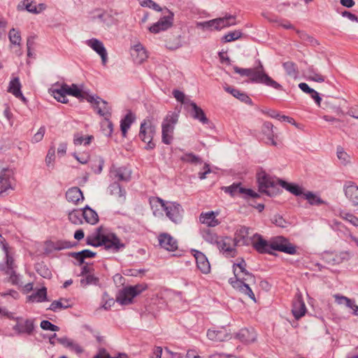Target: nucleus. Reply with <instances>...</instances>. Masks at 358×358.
I'll return each mask as SVG.
<instances>
[{
	"label": "nucleus",
	"instance_id": "obj_16",
	"mask_svg": "<svg viewBox=\"0 0 358 358\" xmlns=\"http://www.w3.org/2000/svg\"><path fill=\"white\" fill-rule=\"evenodd\" d=\"M224 192L234 196L238 194H243L244 198H257L258 193L251 189H246L241 186V184H233L231 186L225 187Z\"/></svg>",
	"mask_w": 358,
	"mask_h": 358
},
{
	"label": "nucleus",
	"instance_id": "obj_41",
	"mask_svg": "<svg viewBox=\"0 0 358 358\" xmlns=\"http://www.w3.org/2000/svg\"><path fill=\"white\" fill-rule=\"evenodd\" d=\"M202 238L211 244H217L220 237L213 230L210 229H203L201 231Z\"/></svg>",
	"mask_w": 358,
	"mask_h": 358
},
{
	"label": "nucleus",
	"instance_id": "obj_1",
	"mask_svg": "<svg viewBox=\"0 0 358 358\" xmlns=\"http://www.w3.org/2000/svg\"><path fill=\"white\" fill-rule=\"evenodd\" d=\"M235 278H230L229 282L240 294L248 296L254 302L256 298L250 285L255 284V278L246 270V262L243 259H237L233 265Z\"/></svg>",
	"mask_w": 358,
	"mask_h": 358
},
{
	"label": "nucleus",
	"instance_id": "obj_52",
	"mask_svg": "<svg viewBox=\"0 0 358 358\" xmlns=\"http://www.w3.org/2000/svg\"><path fill=\"white\" fill-rule=\"evenodd\" d=\"M110 117H103V120L101 122V128L106 136H110L113 131V124L110 120Z\"/></svg>",
	"mask_w": 358,
	"mask_h": 358
},
{
	"label": "nucleus",
	"instance_id": "obj_12",
	"mask_svg": "<svg viewBox=\"0 0 358 358\" xmlns=\"http://www.w3.org/2000/svg\"><path fill=\"white\" fill-rule=\"evenodd\" d=\"M217 246L219 250L227 257H234L236 255L237 251L236 246L237 245L234 239L229 236L220 237Z\"/></svg>",
	"mask_w": 358,
	"mask_h": 358
},
{
	"label": "nucleus",
	"instance_id": "obj_55",
	"mask_svg": "<svg viewBox=\"0 0 358 358\" xmlns=\"http://www.w3.org/2000/svg\"><path fill=\"white\" fill-rule=\"evenodd\" d=\"M98 282V279L93 275L87 274L85 278L80 280V285L83 287H85L89 285H96Z\"/></svg>",
	"mask_w": 358,
	"mask_h": 358
},
{
	"label": "nucleus",
	"instance_id": "obj_47",
	"mask_svg": "<svg viewBox=\"0 0 358 358\" xmlns=\"http://www.w3.org/2000/svg\"><path fill=\"white\" fill-rule=\"evenodd\" d=\"M17 9L19 10H26L29 13H38L36 5L34 3L33 0H24L22 1L17 6Z\"/></svg>",
	"mask_w": 358,
	"mask_h": 358
},
{
	"label": "nucleus",
	"instance_id": "obj_61",
	"mask_svg": "<svg viewBox=\"0 0 358 358\" xmlns=\"http://www.w3.org/2000/svg\"><path fill=\"white\" fill-rule=\"evenodd\" d=\"M95 255V253L92 252L90 250H84L78 253H76V258L79 259L81 262H83L85 258L93 257Z\"/></svg>",
	"mask_w": 358,
	"mask_h": 358
},
{
	"label": "nucleus",
	"instance_id": "obj_35",
	"mask_svg": "<svg viewBox=\"0 0 358 358\" xmlns=\"http://www.w3.org/2000/svg\"><path fill=\"white\" fill-rule=\"evenodd\" d=\"M278 182L282 187L295 196L303 195L304 192L303 189L296 184L289 183L282 180H278Z\"/></svg>",
	"mask_w": 358,
	"mask_h": 358
},
{
	"label": "nucleus",
	"instance_id": "obj_60",
	"mask_svg": "<svg viewBox=\"0 0 358 358\" xmlns=\"http://www.w3.org/2000/svg\"><path fill=\"white\" fill-rule=\"evenodd\" d=\"M241 36V32L238 30H235L231 32H229L224 36V39L225 42H231L235 40L238 39Z\"/></svg>",
	"mask_w": 358,
	"mask_h": 358
},
{
	"label": "nucleus",
	"instance_id": "obj_6",
	"mask_svg": "<svg viewBox=\"0 0 358 358\" xmlns=\"http://www.w3.org/2000/svg\"><path fill=\"white\" fill-rule=\"evenodd\" d=\"M156 134V127L151 118L147 117L141 123L138 136L141 140L146 143V150H152L155 148L153 138Z\"/></svg>",
	"mask_w": 358,
	"mask_h": 358
},
{
	"label": "nucleus",
	"instance_id": "obj_10",
	"mask_svg": "<svg viewBox=\"0 0 358 358\" xmlns=\"http://www.w3.org/2000/svg\"><path fill=\"white\" fill-rule=\"evenodd\" d=\"M163 16L151 27L149 31L153 34H158L160 31H166L169 29L173 21V14L167 8L162 10Z\"/></svg>",
	"mask_w": 358,
	"mask_h": 358
},
{
	"label": "nucleus",
	"instance_id": "obj_58",
	"mask_svg": "<svg viewBox=\"0 0 358 358\" xmlns=\"http://www.w3.org/2000/svg\"><path fill=\"white\" fill-rule=\"evenodd\" d=\"M138 1H139L140 5L143 7H148L150 8H152V9H153L155 10H157V11L162 10V9H161L160 6L157 3H156L155 2H154L152 0H138Z\"/></svg>",
	"mask_w": 358,
	"mask_h": 358
},
{
	"label": "nucleus",
	"instance_id": "obj_64",
	"mask_svg": "<svg viewBox=\"0 0 358 358\" xmlns=\"http://www.w3.org/2000/svg\"><path fill=\"white\" fill-rule=\"evenodd\" d=\"M94 358H129L125 354H120L117 357H112L106 350H100Z\"/></svg>",
	"mask_w": 358,
	"mask_h": 358
},
{
	"label": "nucleus",
	"instance_id": "obj_15",
	"mask_svg": "<svg viewBox=\"0 0 358 358\" xmlns=\"http://www.w3.org/2000/svg\"><path fill=\"white\" fill-rule=\"evenodd\" d=\"M13 171L10 169H3L0 172V194L14 189Z\"/></svg>",
	"mask_w": 358,
	"mask_h": 358
},
{
	"label": "nucleus",
	"instance_id": "obj_23",
	"mask_svg": "<svg viewBox=\"0 0 358 358\" xmlns=\"http://www.w3.org/2000/svg\"><path fill=\"white\" fill-rule=\"evenodd\" d=\"M158 241L161 248L168 251H175L178 249L177 241L169 234H160L158 236Z\"/></svg>",
	"mask_w": 358,
	"mask_h": 358
},
{
	"label": "nucleus",
	"instance_id": "obj_9",
	"mask_svg": "<svg viewBox=\"0 0 358 358\" xmlns=\"http://www.w3.org/2000/svg\"><path fill=\"white\" fill-rule=\"evenodd\" d=\"M52 95L58 101L66 103L68 102L66 95L80 98L83 96V92L75 84H72L71 85L62 84L59 88L54 89L52 90Z\"/></svg>",
	"mask_w": 358,
	"mask_h": 358
},
{
	"label": "nucleus",
	"instance_id": "obj_44",
	"mask_svg": "<svg viewBox=\"0 0 358 358\" xmlns=\"http://www.w3.org/2000/svg\"><path fill=\"white\" fill-rule=\"evenodd\" d=\"M303 196L312 206H320L324 203V201L317 194L312 192H304Z\"/></svg>",
	"mask_w": 358,
	"mask_h": 358
},
{
	"label": "nucleus",
	"instance_id": "obj_48",
	"mask_svg": "<svg viewBox=\"0 0 358 358\" xmlns=\"http://www.w3.org/2000/svg\"><path fill=\"white\" fill-rule=\"evenodd\" d=\"M180 159L187 163H190L192 164H201L203 163L202 159L197 155H195L192 152H187L185 153L182 156H181Z\"/></svg>",
	"mask_w": 358,
	"mask_h": 358
},
{
	"label": "nucleus",
	"instance_id": "obj_18",
	"mask_svg": "<svg viewBox=\"0 0 358 358\" xmlns=\"http://www.w3.org/2000/svg\"><path fill=\"white\" fill-rule=\"evenodd\" d=\"M250 229L246 227H239L234 235V241L236 245H250L252 236H250Z\"/></svg>",
	"mask_w": 358,
	"mask_h": 358
},
{
	"label": "nucleus",
	"instance_id": "obj_3",
	"mask_svg": "<svg viewBox=\"0 0 358 358\" xmlns=\"http://www.w3.org/2000/svg\"><path fill=\"white\" fill-rule=\"evenodd\" d=\"M235 73L250 78L254 83L264 84L277 90H282V86L269 77L265 72L262 64L259 62L258 66L254 69H243L238 66H234Z\"/></svg>",
	"mask_w": 358,
	"mask_h": 358
},
{
	"label": "nucleus",
	"instance_id": "obj_43",
	"mask_svg": "<svg viewBox=\"0 0 358 358\" xmlns=\"http://www.w3.org/2000/svg\"><path fill=\"white\" fill-rule=\"evenodd\" d=\"M47 299V291L45 287H42L28 296V301L31 302H42Z\"/></svg>",
	"mask_w": 358,
	"mask_h": 358
},
{
	"label": "nucleus",
	"instance_id": "obj_62",
	"mask_svg": "<svg viewBox=\"0 0 358 358\" xmlns=\"http://www.w3.org/2000/svg\"><path fill=\"white\" fill-rule=\"evenodd\" d=\"M234 93L233 96L238 99L241 100V101L249 103H251V99L245 93L240 92L239 90H236L232 91Z\"/></svg>",
	"mask_w": 358,
	"mask_h": 358
},
{
	"label": "nucleus",
	"instance_id": "obj_27",
	"mask_svg": "<svg viewBox=\"0 0 358 358\" xmlns=\"http://www.w3.org/2000/svg\"><path fill=\"white\" fill-rule=\"evenodd\" d=\"M13 329L19 334L30 335L34 329V321L32 320H18Z\"/></svg>",
	"mask_w": 358,
	"mask_h": 358
},
{
	"label": "nucleus",
	"instance_id": "obj_22",
	"mask_svg": "<svg viewBox=\"0 0 358 358\" xmlns=\"http://www.w3.org/2000/svg\"><path fill=\"white\" fill-rule=\"evenodd\" d=\"M66 199L69 203L75 206L80 205L83 203L85 197L80 189L78 187L69 188L65 194Z\"/></svg>",
	"mask_w": 358,
	"mask_h": 358
},
{
	"label": "nucleus",
	"instance_id": "obj_40",
	"mask_svg": "<svg viewBox=\"0 0 358 358\" xmlns=\"http://www.w3.org/2000/svg\"><path fill=\"white\" fill-rule=\"evenodd\" d=\"M93 139L92 135L83 136L80 133H76L73 136V144L76 146L81 145L87 146L92 143Z\"/></svg>",
	"mask_w": 358,
	"mask_h": 358
},
{
	"label": "nucleus",
	"instance_id": "obj_53",
	"mask_svg": "<svg viewBox=\"0 0 358 358\" xmlns=\"http://www.w3.org/2000/svg\"><path fill=\"white\" fill-rule=\"evenodd\" d=\"M82 217V211L80 210L74 209L69 213V220L74 224H81Z\"/></svg>",
	"mask_w": 358,
	"mask_h": 358
},
{
	"label": "nucleus",
	"instance_id": "obj_50",
	"mask_svg": "<svg viewBox=\"0 0 358 358\" xmlns=\"http://www.w3.org/2000/svg\"><path fill=\"white\" fill-rule=\"evenodd\" d=\"M8 38L11 45L17 47L20 46L22 38L20 32L18 30L15 29H11L8 33Z\"/></svg>",
	"mask_w": 358,
	"mask_h": 358
},
{
	"label": "nucleus",
	"instance_id": "obj_39",
	"mask_svg": "<svg viewBox=\"0 0 358 358\" xmlns=\"http://www.w3.org/2000/svg\"><path fill=\"white\" fill-rule=\"evenodd\" d=\"M110 192L113 195L119 202H123L125 200V191L122 189L117 183H113L110 185Z\"/></svg>",
	"mask_w": 358,
	"mask_h": 358
},
{
	"label": "nucleus",
	"instance_id": "obj_63",
	"mask_svg": "<svg viewBox=\"0 0 358 358\" xmlns=\"http://www.w3.org/2000/svg\"><path fill=\"white\" fill-rule=\"evenodd\" d=\"M41 327L44 330H49L52 331H57L59 329V328L57 326L52 324L48 320H43L41 322Z\"/></svg>",
	"mask_w": 358,
	"mask_h": 358
},
{
	"label": "nucleus",
	"instance_id": "obj_33",
	"mask_svg": "<svg viewBox=\"0 0 358 358\" xmlns=\"http://www.w3.org/2000/svg\"><path fill=\"white\" fill-rule=\"evenodd\" d=\"M113 176L120 181H128L131 178V171L126 167L122 166L118 168L113 167L110 171Z\"/></svg>",
	"mask_w": 358,
	"mask_h": 358
},
{
	"label": "nucleus",
	"instance_id": "obj_19",
	"mask_svg": "<svg viewBox=\"0 0 358 358\" xmlns=\"http://www.w3.org/2000/svg\"><path fill=\"white\" fill-rule=\"evenodd\" d=\"M271 241H267L264 239L263 237L258 234H255L252 235V240L251 245L254 247V248L260 253H268L271 254Z\"/></svg>",
	"mask_w": 358,
	"mask_h": 358
},
{
	"label": "nucleus",
	"instance_id": "obj_25",
	"mask_svg": "<svg viewBox=\"0 0 358 358\" xmlns=\"http://www.w3.org/2000/svg\"><path fill=\"white\" fill-rule=\"evenodd\" d=\"M333 297L336 304L351 309L353 311V314L358 316V306L355 304L354 300L339 294H334Z\"/></svg>",
	"mask_w": 358,
	"mask_h": 358
},
{
	"label": "nucleus",
	"instance_id": "obj_45",
	"mask_svg": "<svg viewBox=\"0 0 358 358\" xmlns=\"http://www.w3.org/2000/svg\"><path fill=\"white\" fill-rule=\"evenodd\" d=\"M134 115L131 113H129L128 114L126 115L124 118L121 120L120 128L123 136H126V134L128 129L130 128V126L134 122Z\"/></svg>",
	"mask_w": 358,
	"mask_h": 358
},
{
	"label": "nucleus",
	"instance_id": "obj_54",
	"mask_svg": "<svg viewBox=\"0 0 358 358\" xmlns=\"http://www.w3.org/2000/svg\"><path fill=\"white\" fill-rule=\"evenodd\" d=\"M284 69L287 73L291 77H296L297 75L296 66L291 62H285L283 64Z\"/></svg>",
	"mask_w": 358,
	"mask_h": 358
},
{
	"label": "nucleus",
	"instance_id": "obj_4",
	"mask_svg": "<svg viewBox=\"0 0 358 358\" xmlns=\"http://www.w3.org/2000/svg\"><path fill=\"white\" fill-rule=\"evenodd\" d=\"M153 213L157 215V210L154 208L160 207L166 212V215L176 224L180 223L182 219L183 209L182 206L176 202L165 201L163 199L157 197L150 201Z\"/></svg>",
	"mask_w": 358,
	"mask_h": 358
},
{
	"label": "nucleus",
	"instance_id": "obj_38",
	"mask_svg": "<svg viewBox=\"0 0 358 358\" xmlns=\"http://www.w3.org/2000/svg\"><path fill=\"white\" fill-rule=\"evenodd\" d=\"M237 337L244 343H252L256 340V333L253 330L242 329L237 334Z\"/></svg>",
	"mask_w": 358,
	"mask_h": 358
},
{
	"label": "nucleus",
	"instance_id": "obj_13",
	"mask_svg": "<svg viewBox=\"0 0 358 358\" xmlns=\"http://www.w3.org/2000/svg\"><path fill=\"white\" fill-rule=\"evenodd\" d=\"M270 247L271 254L272 250L280 251L289 255L296 253V248L282 236H278L271 240Z\"/></svg>",
	"mask_w": 358,
	"mask_h": 358
},
{
	"label": "nucleus",
	"instance_id": "obj_30",
	"mask_svg": "<svg viewBox=\"0 0 358 358\" xmlns=\"http://www.w3.org/2000/svg\"><path fill=\"white\" fill-rule=\"evenodd\" d=\"M344 192L345 196L353 203L355 206H358V186L352 182H348L344 185Z\"/></svg>",
	"mask_w": 358,
	"mask_h": 358
},
{
	"label": "nucleus",
	"instance_id": "obj_49",
	"mask_svg": "<svg viewBox=\"0 0 358 358\" xmlns=\"http://www.w3.org/2000/svg\"><path fill=\"white\" fill-rule=\"evenodd\" d=\"M336 155L338 159L340 160L341 163L343 165H348L351 163V157L350 155H348L344 149L341 147L338 146L336 148Z\"/></svg>",
	"mask_w": 358,
	"mask_h": 358
},
{
	"label": "nucleus",
	"instance_id": "obj_5",
	"mask_svg": "<svg viewBox=\"0 0 358 358\" xmlns=\"http://www.w3.org/2000/svg\"><path fill=\"white\" fill-rule=\"evenodd\" d=\"M148 289L145 283L137 284L134 286H127L122 288L116 297V301L120 304L126 306L133 303L134 299Z\"/></svg>",
	"mask_w": 358,
	"mask_h": 358
},
{
	"label": "nucleus",
	"instance_id": "obj_56",
	"mask_svg": "<svg viewBox=\"0 0 358 358\" xmlns=\"http://www.w3.org/2000/svg\"><path fill=\"white\" fill-rule=\"evenodd\" d=\"M73 156L75 157V159L80 164H86L90 159V155L88 152H84V153H77L74 152L73 154Z\"/></svg>",
	"mask_w": 358,
	"mask_h": 358
},
{
	"label": "nucleus",
	"instance_id": "obj_20",
	"mask_svg": "<svg viewBox=\"0 0 358 358\" xmlns=\"http://www.w3.org/2000/svg\"><path fill=\"white\" fill-rule=\"evenodd\" d=\"M349 257L347 252H326L323 254V259L332 265L339 264L348 259Z\"/></svg>",
	"mask_w": 358,
	"mask_h": 358
},
{
	"label": "nucleus",
	"instance_id": "obj_21",
	"mask_svg": "<svg viewBox=\"0 0 358 358\" xmlns=\"http://www.w3.org/2000/svg\"><path fill=\"white\" fill-rule=\"evenodd\" d=\"M3 250L6 253V273L7 275H9V281L13 284V285H17L19 284L20 279L18 275L15 273L14 268V259L13 258L10 256L8 248L6 245H3Z\"/></svg>",
	"mask_w": 358,
	"mask_h": 358
},
{
	"label": "nucleus",
	"instance_id": "obj_26",
	"mask_svg": "<svg viewBox=\"0 0 358 358\" xmlns=\"http://www.w3.org/2000/svg\"><path fill=\"white\" fill-rule=\"evenodd\" d=\"M87 44L101 56L102 63L105 65L107 62V52L103 43L97 39L93 38L87 41Z\"/></svg>",
	"mask_w": 358,
	"mask_h": 358
},
{
	"label": "nucleus",
	"instance_id": "obj_46",
	"mask_svg": "<svg viewBox=\"0 0 358 358\" xmlns=\"http://www.w3.org/2000/svg\"><path fill=\"white\" fill-rule=\"evenodd\" d=\"M71 306L70 301L66 299H60L57 301H54L50 306L49 309L52 311H57L62 309L68 308Z\"/></svg>",
	"mask_w": 358,
	"mask_h": 358
},
{
	"label": "nucleus",
	"instance_id": "obj_42",
	"mask_svg": "<svg viewBox=\"0 0 358 358\" xmlns=\"http://www.w3.org/2000/svg\"><path fill=\"white\" fill-rule=\"evenodd\" d=\"M336 215L355 227H358V217L344 210H338Z\"/></svg>",
	"mask_w": 358,
	"mask_h": 358
},
{
	"label": "nucleus",
	"instance_id": "obj_36",
	"mask_svg": "<svg viewBox=\"0 0 358 358\" xmlns=\"http://www.w3.org/2000/svg\"><path fill=\"white\" fill-rule=\"evenodd\" d=\"M189 106L192 107V115L194 119L198 120L202 124H207L208 120L206 117L203 110L199 107L194 102H190Z\"/></svg>",
	"mask_w": 358,
	"mask_h": 358
},
{
	"label": "nucleus",
	"instance_id": "obj_51",
	"mask_svg": "<svg viewBox=\"0 0 358 358\" xmlns=\"http://www.w3.org/2000/svg\"><path fill=\"white\" fill-rule=\"evenodd\" d=\"M306 77L308 80L317 82L322 83L324 81V76L317 72L313 68L310 67L306 71Z\"/></svg>",
	"mask_w": 358,
	"mask_h": 358
},
{
	"label": "nucleus",
	"instance_id": "obj_59",
	"mask_svg": "<svg viewBox=\"0 0 358 358\" xmlns=\"http://www.w3.org/2000/svg\"><path fill=\"white\" fill-rule=\"evenodd\" d=\"M36 271L40 275L45 278H50L52 276L51 271L44 265L38 264Z\"/></svg>",
	"mask_w": 358,
	"mask_h": 358
},
{
	"label": "nucleus",
	"instance_id": "obj_37",
	"mask_svg": "<svg viewBox=\"0 0 358 358\" xmlns=\"http://www.w3.org/2000/svg\"><path fill=\"white\" fill-rule=\"evenodd\" d=\"M82 215L85 221L90 224H95L99 221L97 213L89 207H85L82 210Z\"/></svg>",
	"mask_w": 358,
	"mask_h": 358
},
{
	"label": "nucleus",
	"instance_id": "obj_14",
	"mask_svg": "<svg viewBox=\"0 0 358 358\" xmlns=\"http://www.w3.org/2000/svg\"><path fill=\"white\" fill-rule=\"evenodd\" d=\"M87 100L92 104L94 110L103 117H111V108L108 103L98 96H90Z\"/></svg>",
	"mask_w": 358,
	"mask_h": 358
},
{
	"label": "nucleus",
	"instance_id": "obj_29",
	"mask_svg": "<svg viewBox=\"0 0 358 358\" xmlns=\"http://www.w3.org/2000/svg\"><path fill=\"white\" fill-rule=\"evenodd\" d=\"M217 213L213 211L201 213L199 216V222L208 227H215L220 224V222L216 218Z\"/></svg>",
	"mask_w": 358,
	"mask_h": 358
},
{
	"label": "nucleus",
	"instance_id": "obj_31",
	"mask_svg": "<svg viewBox=\"0 0 358 358\" xmlns=\"http://www.w3.org/2000/svg\"><path fill=\"white\" fill-rule=\"evenodd\" d=\"M292 312L296 320H299L305 315L306 313V307L301 296H299L294 300Z\"/></svg>",
	"mask_w": 358,
	"mask_h": 358
},
{
	"label": "nucleus",
	"instance_id": "obj_28",
	"mask_svg": "<svg viewBox=\"0 0 358 358\" xmlns=\"http://www.w3.org/2000/svg\"><path fill=\"white\" fill-rule=\"evenodd\" d=\"M194 256L197 268L204 274L210 273V266L207 257L202 252L197 250L194 251Z\"/></svg>",
	"mask_w": 358,
	"mask_h": 358
},
{
	"label": "nucleus",
	"instance_id": "obj_11",
	"mask_svg": "<svg viewBox=\"0 0 358 358\" xmlns=\"http://www.w3.org/2000/svg\"><path fill=\"white\" fill-rule=\"evenodd\" d=\"M236 24V18L234 15H229L224 17H220L204 22L200 24L206 29L210 30H220L223 28L234 25Z\"/></svg>",
	"mask_w": 358,
	"mask_h": 358
},
{
	"label": "nucleus",
	"instance_id": "obj_17",
	"mask_svg": "<svg viewBox=\"0 0 358 358\" xmlns=\"http://www.w3.org/2000/svg\"><path fill=\"white\" fill-rule=\"evenodd\" d=\"M207 337L215 342H223L231 339V335L229 330L222 327L219 329H208Z\"/></svg>",
	"mask_w": 358,
	"mask_h": 358
},
{
	"label": "nucleus",
	"instance_id": "obj_57",
	"mask_svg": "<svg viewBox=\"0 0 358 358\" xmlns=\"http://www.w3.org/2000/svg\"><path fill=\"white\" fill-rule=\"evenodd\" d=\"M173 94L174 98L181 103L185 104H190V101L189 99H187L185 94L179 90H174L173 92Z\"/></svg>",
	"mask_w": 358,
	"mask_h": 358
},
{
	"label": "nucleus",
	"instance_id": "obj_32",
	"mask_svg": "<svg viewBox=\"0 0 358 358\" xmlns=\"http://www.w3.org/2000/svg\"><path fill=\"white\" fill-rule=\"evenodd\" d=\"M131 54L134 60L138 64L142 63L148 58V54L145 49L140 43L133 46Z\"/></svg>",
	"mask_w": 358,
	"mask_h": 358
},
{
	"label": "nucleus",
	"instance_id": "obj_34",
	"mask_svg": "<svg viewBox=\"0 0 358 358\" xmlns=\"http://www.w3.org/2000/svg\"><path fill=\"white\" fill-rule=\"evenodd\" d=\"M8 91L13 94L16 98H19L25 100L21 92V83L19 78L14 77L11 79L9 83Z\"/></svg>",
	"mask_w": 358,
	"mask_h": 358
},
{
	"label": "nucleus",
	"instance_id": "obj_7",
	"mask_svg": "<svg viewBox=\"0 0 358 358\" xmlns=\"http://www.w3.org/2000/svg\"><path fill=\"white\" fill-rule=\"evenodd\" d=\"M259 191L270 196L276 195L279 192L277 179L267 174L264 171H260L257 175Z\"/></svg>",
	"mask_w": 358,
	"mask_h": 358
},
{
	"label": "nucleus",
	"instance_id": "obj_8",
	"mask_svg": "<svg viewBox=\"0 0 358 358\" xmlns=\"http://www.w3.org/2000/svg\"><path fill=\"white\" fill-rule=\"evenodd\" d=\"M178 121V114L174 112H169L162 123V140L166 145L171 144L175 125Z\"/></svg>",
	"mask_w": 358,
	"mask_h": 358
},
{
	"label": "nucleus",
	"instance_id": "obj_24",
	"mask_svg": "<svg viewBox=\"0 0 358 358\" xmlns=\"http://www.w3.org/2000/svg\"><path fill=\"white\" fill-rule=\"evenodd\" d=\"M273 125L270 122H264L262 127V132L266 136V143L273 146L278 145V135L273 130Z\"/></svg>",
	"mask_w": 358,
	"mask_h": 358
},
{
	"label": "nucleus",
	"instance_id": "obj_2",
	"mask_svg": "<svg viewBox=\"0 0 358 358\" xmlns=\"http://www.w3.org/2000/svg\"><path fill=\"white\" fill-rule=\"evenodd\" d=\"M86 243L94 247L103 246L106 250L113 252H117L125 248V244L115 234L103 226L89 234Z\"/></svg>",
	"mask_w": 358,
	"mask_h": 358
}]
</instances>
